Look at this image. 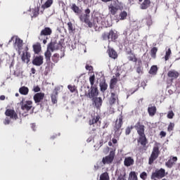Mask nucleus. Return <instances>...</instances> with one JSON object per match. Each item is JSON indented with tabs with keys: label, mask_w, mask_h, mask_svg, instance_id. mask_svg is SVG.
<instances>
[{
	"label": "nucleus",
	"mask_w": 180,
	"mask_h": 180,
	"mask_svg": "<svg viewBox=\"0 0 180 180\" xmlns=\"http://www.w3.org/2000/svg\"><path fill=\"white\" fill-rule=\"evenodd\" d=\"M33 49L35 53H39V51H40V47L37 45H34Z\"/></svg>",
	"instance_id": "obj_48"
},
{
	"label": "nucleus",
	"mask_w": 180,
	"mask_h": 180,
	"mask_svg": "<svg viewBox=\"0 0 180 180\" xmlns=\"http://www.w3.org/2000/svg\"><path fill=\"white\" fill-rule=\"evenodd\" d=\"M58 96V91L56 89L51 95V101L53 103H57V96Z\"/></svg>",
	"instance_id": "obj_23"
},
{
	"label": "nucleus",
	"mask_w": 180,
	"mask_h": 180,
	"mask_svg": "<svg viewBox=\"0 0 180 180\" xmlns=\"http://www.w3.org/2000/svg\"><path fill=\"white\" fill-rule=\"evenodd\" d=\"M174 127H175V124H174L173 122H170L168 126L167 131H172V130H174Z\"/></svg>",
	"instance_id": "obj_41"
},
{
	"label": "nucleus",
	"mask_w": 180,
	"mask_h": 180,
	"mask_svg": "<svg viewBox=\"0 0 180 180\" xmlns=\"http://www.w3.org/2000/svg\"><path fill=\"white\" fill-rule=\"evenodd\" d=\"M44 98V93H37L34 96V101L35 103H39Z\"/></svg>",
	"instance_id": "obj_16"
},
{
	"label": "nucleus",
	"mask_w": 180,
	"mask_h": 180,
	"mask_svg": "<svg viewBox=\"0 0 180 180\" xmlns=\"http://www.w3.org/2000/svg\"><path fill=\"white\" fill-rule=\"evenodd\" d=\"M172 161V162H176V161H178V158L173 157Z\"/></svg>",
	"instance_id": "obj_57"
},
{
	"label": "nucleus",
	"mask_w": 180,
	"mask_h": 180,
	"mask_svg": "<svg viewBox=\"0 0 180 180\" xmlns=\"http://www.w3.org/2000/svg\"><path fill=\"white\" fill-rule=\"evenodd\" d=\"M172 165H174V162L171 160L166 162V166H167L168 168H172Z\"/></svg>",
	"instance_id": "obj_43"
},
{
	"label": "nucleus",
	"mask_w": 180,
	"mask_h": 180,
	"mask_svg": "<svg viewBox=\"0 0 180 180\" xmlns=\"http://www.w3.org/2000/svg\"><path fill=\"white\" fill-rule=\"evenodd\" d=\"M129 61H133L134 63L137 62V58H136V56H134V55H131V56H129Z\"/></svg>",
	"instance_id": "obj_46"
},
{
	"label": "nucleus",
	"mask_w": 180,
	"mask_h": 180,
	"mask_svg": "<svg viewBox=\"0 0 180 180\" xmlns=\"http://www.w3.org/2000/svg\"><path fill=\"white\" fill-rule=\"evenodd\" d=\"M140 178H141V179H146V178H147V173L146 172H143L141 174H140Z\"/></svg>",
	"instance_id": "obj_47"
},
{
	"label": "nucleus",
	"mask_w": 180,
	"mask_h": 180,
	"mask_svg": "<svg viewBox=\"0 0 180 180\" xmlns=\"http://www.w3.org/2000/svg\"><path fill=\"white\" fill-rule=\"evenodd\" d=\"M12 41H14V47L18 50L19 54H20V50H22V47H23V41L18 37H12L8 41V44L12 43Z\"/></svg>",
	"instance_id": "obj_2"
},
{
	"label": "nucleus",
	"mask_w": 180,
	"mask_h": 180,
	"mask_svg": "<svg viewBox=\"0 0 180 180\" xmlns=\"http://www.w3.org/2000/svg\"><path fill=\"white\" fill-rule=\"evenodd\" d=\"M94 169H95V171H98V169H99V165H98V164L95 165Z\"/></svg>",
	"instance_id": "obj_58"
},
{
	"label": "nucleus",
	"mask_w": 180,
	"mask_h": 180,
	"mask_svg": "<svg viewBox=\"0 0 180 180\" xmlns=\"http://www.w3.org/2000/svg\"><path fill=\"white\" fill-rule=\"evenodd\" d=\"M19 92L21 95H27L29 94V88L23 86L19 89Z\"/></svg>",
	"instance_id": "obj_25"
},
{
	"label": "nucleus",
	"mask_w": 180,
	"mask_h": 180,
	"mask_svg": "<svg viewBox=\"0 0 180 180\" xmlns=\"http://www.w3.org/2000/svg\"><path fill=\"white\" fill-rule=\"evenodd\" d=\"M131 131V129H130V127L127 128L126 134H130Z\"/></svg>",
	"instance_id": "obj_56"
},
{
	"label": "nucleus",
	"mask_w": 180,
	"mask_h": 180,
	"mask_svg": "<svg viewBox=\"0 0 180 180\" xmlns=\"http://www.w3.org/2000/svg\"><path fill=\"white\" fill-rule=\"evenodd\" d=\"M99 119H101V117H99V115H96L94 116L92 120H90L89 121V124L90 126H92V124H95L96 123H98V122H99Z\"/></svg>",
	"instance_id": "obj_24"
},
{
	"label": "nucleus",
	"mask_w": 180,
	"mask_h": 180,
	"mask_svg": "<svg viewBox=\"0 0 180 180\" xmlns=\"http://www.w3.org/2000/svg\"><path fill=\"white\" fill-rule=\"evenodd\" d=\"M139 143H141V146H146L147 140L146 139V135L141 136L139 137Z\"/></svg>",
	"instance_id": "obj_35"
},
{
	"label": "nucleus",
	"mask_w": 180,
	"mask_h": 180,
	"mask_svg": "<svg viewBox=\"0 0 180 180\" xmlns=\"http://www.w3.org/2000/svg\"><path fill=\"white\" fill-rule=\"evenodd\" d=\"M124 165L125 167H131V165H134V159L131 157H127L124 160Z\"/></svg>",
	"instance_id": "obj_14"
},
{
	"label": "nucleus",
	"mask_w": 180,
	"mask_h": 180,
	"mask_svg": "<svg viewBox=\"0 0 180 180\" xmlns=\"http://www.w3.org/2000/svg\"><path fill=\"white\" fill-rule=\"evenodd\" d=\"M115 158V153L113 152H110L108 156L103 158V164H110L113 159Z\"/></svg>",
	"instance_id": "obj_13"
},
{
	"label": "nucleus",
	"mask_w": 180,
	"mask_h": 180,
	"mask_svg": "<svg viewBox=\"0 0 180 180\" xmlns=\"http://www.w3.org/2000/svg\"><path fill=\"white\" fill-rule=\"evenodd\" d=\"M108 9L111 15H116L119 9H120V4L119 1H115L113 4H110Z\"/></svg>",
	"instance_id": "obj_8"
},
{
	"label": "nucleus",
	"mask_w": 180,
	"mask_h": 180,
	"mask_svg": "<svg viewBox=\"0 0 180 180\" xmlns=\"http://www.w3.org/2000/svg\"><path fill=\"white\" fill-rule=\"evenodd\" d=\"M52 60L53 63H58V60H60V55H58V53H55L52 56Z\"/></svg>",
	"instance_id": "obj_39"
},
{
	"label": "nucleus",
	"mask_w": 180,
	"mask_h": 180,
	"mask_svg": "<svg viewBox=\"0 0 180 180\" xmlns=\"http://www.w3.org/2000/svg\"><path fill=\"white\" fill-rule=\"evenodd\" d=\"M148 112L149 113V116H154L155 112H157V108L155 106H151L148 108Z\"/></svg>",
	"instance_id": "obj_26"
},
{
	"label": "nucleus",
	"mask_w": 180,
	"mask_h": 180,
	"mask_svg": "<svg viewBox=\"0 0 180 180\" xmlns=\"http://www.w3.org/2000/svg\"><path fill=\"white\" fill-rule=\"evenodd\" d=\"M90 13H91V10H89V8H87V9L85 10V14L84 15H89Z\"/></svg>",
	"instance_id": "obj_55"
},
{
	"label": "nucleus",
	"mask_w": 180,
	"mask_h": 180,
	"mask_svg": "<svg viewBox=\"0 0 180 180\" xmlns=\"http://www.w3.org/2000/svg\"><path fill=\"white\" fill-rule=\"evenodd\" d=\"M108 56L110 58H114V60L117 58V53L113 49H108Z\"/></svg>",
	"instance_id": "obj_22"
},
{
	"label": "nucleus",
	"mask_w": 180,
	"mask_h": 180,
	"mask_svg": "<svg viewBox=\"0 0 180 180\" xmlns=\"http://www.w3.org/2000/svg\"><path fill=\"white\" fill-rule=\"evenodd\" d=\"M102 2H105V3H108V2H110L112 0H101Z\"/></svg>",
	"instance_id": "obj_62"
},
{
	"label": "nucleus",
	"mask_w": 180,
	"mask_h": 180,
	"mask_svg": "<svg viewBox=\"0 0 180 180\" xmlns=\"http://www.w3.org/2000/svg\"><path fill=\"white\" fill-rule=\"evenodd\" d=\"M157 51H158V49H157V47H153L150 50V54H151V57H153V58H155V55L157 54Z\"/></svg>",
	"instance_id": "obj_38"
},
{
	"label": "nucleus",
	"mask_w": 180,
	"mask_h": 180,
	"mask_svg": "<svg viewBox=\"0 0 180 180\" xmlns=\"http://www.w3.org/2000/svg\"><path fill=\"white\" fill-rule=\"evenodd\" d=\"M21 109L22 110H24L25 112H29V110H31V109H34L33 108V102L32 101H25L23 100L20 102Z\"/></svg>",
	"instance_id": "obj_5"
},
{
	"label": "nucleus",
	"mask_w": 180,
	"mask_h": 180,
	"mask_svg": "<svg viewBox=\"0 0 180 180\" xmlns=\"http://www.w3.org/2000/svg\"><path fill=\"white\" fill-rule=\"evenodd\" d=\"M141 71H143V68H141V66H139L136 68V72H138V74H140Z\"/></svg>",
	"instance_id": "obj_53"
},
{
	"label": "nucleus",
	"mask_w": 180,
	"mask_h": 180,
	"mask_svg": "<svg viewBox=\"0 0 180 180\" xmlns=\"http://www.w3.org/2000/svg\"><path fill=\"white\" fill-rule=\"evenodd\" d=\"M117 99V96L115 93L111 94V96L110 98V105L115 104V102H116V100Z\"/></svg>",
	"instance_id": "obj_28"
},
{
	"label": "nucleus",
	"mask_w": 180,
	"mask_h": 180,
	"mask_svg": "<svg viewBox=\"0 0 180 180\" xmlns=\"http://www.w3.org/2000/svg\"><path fill=\"white\" fill-rule=\"evenodd\" d=\"M43 60L44 58L42 56H36L32 60V64L37 67H40L43 64Z\"/></svg>",
	"instance_id": "obj_12"
},
{
	"label": "nucleus",
	"mask_w": 180,
	"mask_h": 180,
	"mask_svg": "<svg viewBox=\"0 0 180 180\" xmlns=\"http://www.w3.org/2000/svg\"><path fill=\"white\" fill-rule=\"evenodd\" d=\"M71 9L75 12V13H79V7H78L76 4H72L71 5Z\"/></svg>",
	"instance_id": "obj_31"
},
{
	"label": "nucleus",
	"mask_w": 180,
	"mask_h": 180,
	"mask_svg": "<svg viewBox=\"0 0 180 180\" xmlns=\"http://www.w3.org/2000/svg\"><path fill=\"white\" fill-rule=\"evenodd\" d=\"M34 92H40V87L39 86H34L33 87Z\"/></svg>",
	"instance_id": "obj_51"
},
{
	"label": "nucleus",
	"mask_w": 180,
	"mask_h": 180,
	"mask_svg": "<svg viewBox=\"0 0 180 180\" xmlns=\"http://www.w3.org/2000/svg\"><path fill=\"white\" fill-rule=\"evenodd\" d=\"M109 34V38H110V41H113L114 40H116V39H117V34L114 32L113 30H110L108 32Z\"/></svg>",
	"instance_id": "obj_21"
},
{
	"label": "nucleus",
	"mask_w": 180,
	"mask_h": 180,
	"mask_svg": "<svg viewBox=\"0 0 180 180\" xmlns=\"http://www.w3.org/2000/svg\"><path fill=\"white\" fill-rule=\"evenodd\" d=\"M0 101H5V96H4V95L1 96Z\"/></svg>",
	"instance_id": "obj_60"
},
{
	"label": "nucleus",
	"mask_w": 180,
	"mask_h": 180,
	"mask_svg": "<svg viewBox=\"0 0 180 180\" xmlns=\"http://www.w3.org/2000/svg\"><path fill=\"white\" fill-rule=\"evenodd\" d=\"M137 131L138 134H139V136H145L144 134V126L141 125L139 127V128L137 129Z\"/></svg>",
	"instance_id": "obj_33"
},
{
	"label": "nucleus",
	"mask_w": 180,
	"mask_h": 180,
	"mask_svg": "<svg viewBox=\"0 0 180 180\" xmlns=\"http://www.w3.org/2000/svg\"><path fill=\"white\" fill-rule=\"evenodd\" d=\"M86 70H87V71H92V70H94V68H92V66H91L89 65H86Z\"/></svg>",
	"instance_id": "obj_52"
},
{
	"label": "nucleus",
	"mask_w": 180,
	"mask_h": 180,
	"mask_svg": "<svg viewBox=\"0 0 180 180\" xmlns=\"http://www.w3.org/2000/svg\"><path fill=\"white\" fill-rule=\"evenodd\" d=\"M100 88L101 92H105L108 89V84L105 82H100Z\"/></svg>",
	"instance_id": "obj_29"
},
{
	"label": "nucleus",
	"mask_w": 180,
	"mask_h": 180,
	"mask_svg": "<svg viewBox=\"0 0 180 180\" xmlns=\"http://www.w3.org/2000/svg\"><path fill=\"white\" fill-rule=\"evenodd\" d=\"M53 5V0H48L46 3L42 6V8L46 9V8H50Z\"/></svg>",
	"instance_id": "obj_34"
},
{
	"label": "nucleus",
	"mask_w": 180,
	"mask_h": 180,
	"mask_svg": "<svg viewBox=\"0 0 180 180\" xmlns=\"http://www.w3.org/2000/svg\"><path fill=\"white\" fill-rule=\"evenodd\" d=\"M100 180H109V174L108 172H104L100 176Z\"/></svg>",
	"instance_id": "obj_37"
},
{
	"label": "nucleus",
	"mask_w": 180,
	"mask_h": 180,
	"mask_svg": "<svg viewBox=\"0 0 180 180\" xmlns=\"http://www.w3.org/2000/svg\"><path fill=\"white\" fill-rule=\"evenodd\" d=\"M56 39L58 41L53 44V43L49 44H52L53 51H54V50H58V49H61V47H63V43L64 41V39L58 38Z\"/></svg>",
	"instance_id": "obj_10"
},
{
	"label": "nucleus",
	"mask_w": 180,
	"mask_h": 180,
	"mask_svg": "<svg viewBox=\"0 0 180 180\" xmlns=\"http://www.w3.org/2000/svg\"><path fill=\"white\" fill-rule=\"evenodd\" d=\"M122 124H123V117L120 115L118 119H117L115 122V131L117 133L120 127H122Z\"/></svg>",
	"instance_id": "obj_17"
},
{
	"label": "nucleus",
	"mask_w": 180,
	"mask_h": 180,
	"mask_svg": "<svg viewBox=\"0 0 180 180\" xmlns=\"http://www.w3.org/2000/svg\"><path fill=\"white\" fill-rule=\"evenodd\" d=\"M150 5H151L150 0H144L140 5V8L142 10L148 9L150 8Z\"/></svg>",
	"instance_id": "obj_19"
},
{
	"label": "nucleus",
	"mask_w": 180,
	"mask_h": 180,
	"mask_svg": "<svg viewBox=\"0 0 180 180\" xmlns=\"http://www.w3.org/2000/svg\"><path fill=\"white\" fill-rule=\"evenodd\" d=\"M89 81L91 86H94V84H95V75H93L89 77Z\"/></svg>",
	"instance_id": "obj_42"
},
{
	"label": "nucleus",
	"mask_w": 180,
	"mask_h": 180,
	"mask_svg": "<svg viewBox=\"0 0 180 180\" xmlns=\"http://www.w3.org/2000/svg\"><path fill=\"white\" fill-rule=\"evenodd\" d=\"M68 30H70L71 32H72L74 28L72 27V24L71 23V22H68Z\"/></svg>",
	"instance_id": "obj_50"
},
{
	"label": "nucleus",
	"mask_w": 180,
	"mask_h": 180,
	"mask_svg": "<svg viewBox=\"0 0 180 180\" xmlns=\"http://www.w3.org/2000/svg\"><path fill=\"white\" fill-rule=\"evenodd\" d=\"M90 15L83 14L80 16V20L82 22H84L85 23H88L89 20Z\"/></svg>",
	"instance_id": "obj_30"
},
{
	"label": "nucleus",
	"mask_w": 180,
	"mask_h": 180,
	"mask_svg": "<svg viewBox=\"0 0 180 180\" xmlns=\"http://www.w3.org/2000/svg\"><path fill=\"white\" fill-rule=\"evenodd\" d=\"M129 180H137V175L135 172H131L129 176Z\"/></svg>",
	"instance_id": "obj_36"
},
{
	"label": "nucleus",
	"mask_w": 180,
	"mask_h": 180,
	"mask_svg": "<svg viewBox=\"0 0 180 180\" xmlns=\"http://www.w3.org/2000/svg\"><path fill=\"white\" fill-rule=\"evenodd\" d=\"M103 40H108V41H110L109 32L104 33L103 34Z\"/></svg>",
	"instance_id": "obj_45"
},
{
	"label": "nucleus",
	"mask_w": 180,
	"mask_h": 180,
	"mask_svg": "<svg viewBox=\"0 0 180 180\" xmlns=\"http://www.w3.org/2000/svg\"><path fill=\"white\" fill-rule=\"evenodd\" d=\"M6 116H7L4 120V124L7 126L8 124H11L18 119V114L13 110L8 109L5 112Z\"/></svg>",
	"instance_id": "obj_1"
},
{
	"label": "nucleus",
	"mask_w": 180,
	"mask_h": 180,
	"mask_svg": "<svg viewBox=\"0 0 180 180\" xmlns=\"http://www.w3.org/2000/svg\"><path fill=\"white\" fill-rule=\"evenodd\" d=\"M174 116V114L172 110H170L168 112V114H167L168 119H173Z\"/></svg>",
	"instance_id": "obj_44"
},
{
	"label": "nucleus",
	"mask_w": 180,
	"mask_h": 180,
	"mask_svg": "<svg viewBox=\"0 0 180 180\" xmlns=\"http://www.w3.org/2000/svg\"><path fill=\"white\" fill-rule=\"evenodd\" d=\"M120 20H124L127 18V12L122 11L119 15Z\"/></svg>",
	"instance_id": "obj_32"
},
{
	"label": "nucleus",
	"mask_w": 180,
	"mask_h": 180,
	"mask_svg": "<svg viewBox=\"0 0 180 180\" xmlns=\"http://www.w3.org/2000/svg\"><path fill=\"white\" fill-rule=\"evenodd\" d=\"M53 44H49L47 47L46 51L44 53L45 58L46 60V63H50L51 58V53H53Z\"/></svg>",
	"instance_id": "obj_9"
},
{
	"label": "nucleus",
	"mask_w": 180,
	"mask_h": 180,
	"mask_svg": "<svg viewBox=\"0 0 180 180\" xmlns=\"http://www.w3.org/2000/svg\"><path fill=\"white\" fill-rule=\"evenodd\" d=\"M68 88L70 91V92H75V86H71V85H68Z\"/></svg>",
	"instance_id": "obj_49"
},
{
	"label": "nucleus",
	"mask_w": 180,
	"mask_h": 180,
	"mask_svg": "<svg viewBox=\"0 0 180 180\" xmlns=\"http://www.w3.org/2000/svg\"><path fill=\"white\" fill-rule=\"evenodd\" d=\"M93 102V105L96 106V108H101L102 106V98L101 97H95L94 98L91 99Z\"/></svg>",
	"instance_id": "obj_18"
},
{
	"label": "nucleus",
	"mask_w": 180,
	"mask_h": 180,
	"mask_svg": "<svg viewBox=\"0 0 180 180\" xmlns=\"http://www.w3.org/2000/svg\"><path fill=\"white\" fill-rule=\"evenodd\" d=\"M158 71V68L157 67V65H153L149 70V74H150V75H157Z\"/></svg>",
	"instance_id": "obj_27"
},
{
	"label": "nucleus",
	"mask_w": 180,
	"mask_h": 180,
	"mask_svg": "<svg viewBox=\"0 0 180 180\" xmlns=\"http://www.w3.org/2000/svg\"><path fill=\"white\" fill-rule=\"evenodd\" d=\"M103 20H105V18H102V15H99L98 17H96L94 18V23L91 22L89 20L86 23L88 24L89 27H92L93 26H96V27H98V25H102V26L104 25Z\"/></svg>",
	"instance_id": "obj_6"
},
{
	"label": "nucleus",
	"mask_w": 180,
	"mask_h": 180,
	"mask_svg": "<svg viewBox=\"0 0 180 180\" xmlns=\"http://www.w3.org/2000/svg\"><path fill=\"white\" fill-rule=\"evenodd\" d=\"M158 155H160V147L158 146V143H156L153 147L152 153L149 158V165H151V164H153V162H154V161L158 158Z\"/></svg>",
	"instance_id": "obj_3"
},
{
	"label": "nucleus",
	"mask_w": 180,
	"mask_h": 180,
	"mask_svg": "<svg viewBox=\"0 0 180 180\" xmlns=\"http://www.w3.org/2000/svg\"><path fill=\"white\" fill-rule=\"evenodd\" d=\"M31 72H32V74H36V69H34V68H32L31 69Z\"/></svg>",
	"instance_id": "obj_59"
},
{
	"label": "nucleus",
	"mask_w": 180,
	"mask_h": 180,
	"mask_svg": "<svg viewBox=\"0 0 180 180\" xmlns=\"http://www.w3.org/2000/svg\"><path fill=\"white\" fill-rule=\"evenodd\" d=\"M34 127H36V124H32V130H34V131L35 130V129H34Z\"/></svg>",
	"instance_id": "obj_63"
},
{
	"label": "nucleus",
	"mask_w": 180,
	"mask_h": 180,
	"mask_svg": "<svg viewBox=\"0 0 180 180\" xmlns=\"http://www.w3.org/2000/svg\"><path fill=\"white\" fill-rule=\"evenodd\" d=\"M167 75L169 78H172V79H176V78L179 77V73L176 72V70H170Z\"/></svg>",
	"instance_id": "obj_20"
},
{
	"label": "nucleus",
	"mask_w": 180,
	"mask_h": 180,
	"mask_svg": "<svg viewBox=\"0 0 180 180\" xmlns=\"http://www.w3.org/2000/svg\"><path fill=\"white\" fill-rule=\"evenodd\" d=\"M160 136L161 137H165V136H167V133H165L164 131H160Z\"/></svg>",
	"instance_id": "obj_54"
},
{
	"label": "nucleus",
	"mask_w": 180,
	"mask_h": 180,
	"mask_svg": "<svg viewBox=\"0 0 180 180\" xmlns=\"http://www.w3.org/2000/svg\"><path fill=\"white\" fill-rule=\"evenodd\" d=\"M88 92L86 90L85 91V96H87V98H89L90 99H94L98 96V88L91 86V89H89V86L87 87Z\"/></svg>",
	"instance_id": "obj_4"
},
{
	"label": "nucleus",
	"mask_w": 180,
	"mask_h": 180,
	"mask_svg": "<svg viewBox=\"0 0 180 180\" xmlns=\"http://www.w3.org/2000/svg\"><path fill=\"white\" fill-rule=\"evenodd\" d=\"M21 59L24 63L28 64L30 61V53L27 51H24L21 55Z\"/></svg>",
	"instance_id": "obj_15"
},
{
	"label": "nucleus",
	"mask_w": 180,
	"mask_h": 180,
	"mask_svg": "<svg viewBox=\"0 0 180 180\" xmlns=\"http://www.w3.org/2000/svg\"><path fill=\"white\" fill-rule=\"evenodd\" d=\"M112 141L113 144H116V143H117V140L116 139H112Z\"/></svg>",
	"instance_id": "obj_61"
},
{
	"label": "nucleus",
	"mask_w": 180,
	"mask_h": 180,
	"mask_svg": "<svg viewBox=\"0 0 180 180\" xmlns=\"http://www.w3.org/2000/svg\"><path fill=\"white\" fill-rule=\"evenodd\" d=\"M109 113H110V114L115 113V110H114L113 109H112V110L109 112Z\"/></svg>",
	"instance_id": "obj_64"
},
{
	"label": "nucleus",
	"mask_w": 180,
	"mask_h": 180,
	"mask_svg": "<svg viewBox=\"0 0 180 180\" xmlns=\"http://www.w3.org/2000/svg\"><path fill=\"white\" fill-rule=\"evenodd\" d=\"M51 28L45 27L44 30L41 31L40 36L39 37V40H42L44 44H47V39H43V36H50L52 33Z\"/></svg>",
	"instance_id": "obj_7"
},
{
	"label": "nucleus",
	"mask_w": 180,
	"mask_h": 180,
	"mask_svg": "<svg viewBox=\"0 0 180 180\" xmlns=\"http://www.w3.org/2000/svg\"><path fill=\"white\" fill-rule=\"evenodd\" d=\"M165 176V169H160L159 170H156L153 174V178H164Z\"/></svg>",
	"instance_id": "obj_11"
},
{
	"label": "nucleus",
	"mask_w": 180,
	"mask_h": 180,
	"mask_svg": "<svg viewBox=\"0 0 180 180\" xmlns=\"http://www.w3.org/2000/svg\"><path fill=\"white\" fill-rule=\"evenodd\" d=\"M169 56H171V49H168V50L166 51L165 56V61H168V60H169Z\"/></svg>",
	"instance_id": "obj_40"
}]
</instances>
